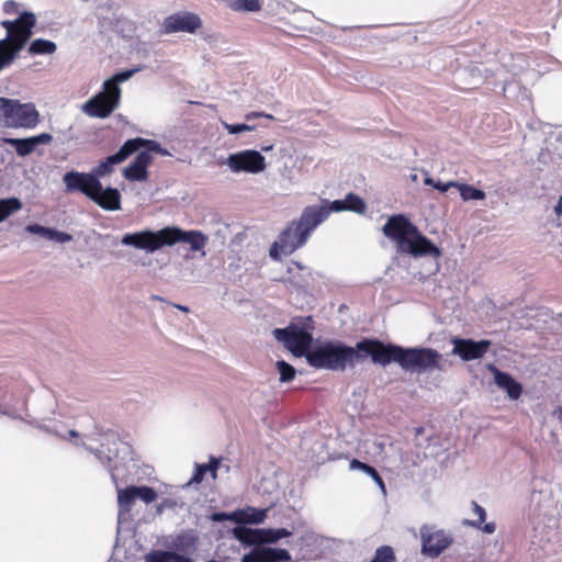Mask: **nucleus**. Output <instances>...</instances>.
Here are the masks:
<instances>
[{
	"mask_svg": "<svg viewBox=\"0 0 562 562\" xmlns=\"http://www.w3.org/2000/svg\"><path fill=\"white\" fill-rule=\"evenodd\" d=\"M209 241V237L200 231H183L176 226H167L159 231L144 229L135 233H127L122 237L124 246H132L147 252H155L164 246H173L177 243L190 245L193 251H202Z\"/></svg>",
	"mask_w": 562,
	"mask_h": 562,
	"instance_id": "nucleus-2",
	"label": "nucleus"
},
{
	"mask_svg": "<svg viewBox=\"0 0 562 562\" xmlns=\"http://www.w3.org/2000/svg\"><path fill=\"white\" fill-rule=\"evenodd\" d=\"M112 437V445L115 447V450L119 451V448L117 446H121L122 448L124 449H127V446L125 443H123L122 441H120L119 439H116L114 436H111Z\"/></svg>",
	"mask_w": 562,
	"mask_h": 562,
	"instance_id": "nucleus-47",
	"label": "nucleus"
},
{
	"mask_svg": "<svg viewBox=\"0 0 562 562\" xmlns=\"http://www.w3.org/2000/svg\"><path fill=\"white\" fill-rule=\"evenodd\" d=\"M228 5L234 11L257 12L261 9L258 0H231Z\"/></svg>",
	"mask_w": 562,
	"mask_h": 562,
	"instance_id": "nucleus-27",
	"label": "nucleus"
},
{
	"mask_svg": "<svg viewBox=\"0 0 562 562\" xmlns=\"http://www.w3.org/2000/svg\"><path fill=\"white\" fill-rule=\"evenodd\" d=\"M472 507H473V514L477 517V520L476 521H473L471 522L472 526L474 527H481V525L484 522L485 520V517H486V512L485 509L479 505L476 502H472Z\"/></svg>",
	"mask_w": 562,
	"mask_h": 562,
	"instance_id": "nucleus-36",
	"label": "nucleus"
},
{
	"mask_svg": "<svg viewBox=\"0 0 562 562\" xmlns=\"http://www.w3.org/2000/svg\"><path fill=\"white\" fill-rule=\"evenodd\" d=\"M267 517V509H257L254 507H247L234 512V521L240 525L246 524H261Z\"/></svg>",
	"mask_w": 562,
	"mask_h": 562,
	"instance_id": "nucleus-20",
	"label": "nucleus"
},
{
	"mask_svg": "<svg viewBox=\"0 0 562 562\" xmlns=\"http://www.w3.org/2000/svg\"><path fill=\"white\" fill-rule=\"evenodd\" d=\"M177 308L183 311V312H189V308L187 306H182V305H176Z\"/></svg>",
	"mask_w": 562,
	"mask_h": 562,
	"instance_id": "nucleus-53",
	"label": "nucleus"
},
{
	"mask_svg": "<svg viewBox=\"0 0 562 562\" xmlns=\"http://www.w3.org/2000/svg\"><path fill=\"white\" fill-rule=\"evenodd\" d=\"M85 437L88 438V439H93V434L85 435Z\"/></svg>",
	"mask_w": 562,
	"mask_h": 562,
	"instance_id": "nucleus-55",
	"label": "nucleus"
},
{
	"mask_svg": "<svg viewBox=\"0 0 562 562\" xmlns=\"http://www.w3.org/2000/svg\"><path fill=\"white\" fill-rule=\"evenodd\" d=\"M202 25L201 19L191 12H178L167 16L162 23L164 33H195Z\"/></svg>",
	"mask_w": 562,
	"mask_h": 562,
	"instance_id": "nucleus-14",
	"label": "nucleus"
},
{
	"mask_svg": "<svg viewBox=\"0 0 562 562\" xmlns=\"http://www.w3.org/2000/svg\"><path fill=\"white\" fill-rule=\"evenodd\" d=\"M224 127H225V130L229 134H239V133H243V132H248V131H252L254 130V126L247 125V124H228V123H224Z\"/></svg>",
	"mask_w": 562,
	"mask_h": 562,
	"instance_id": "nucleus-38",
	"label": "nucleus"
},
{
	"mask_svg": "<svg viewBox=\"0 0 562 562\" xmlns=\"http://www.w3.org/2000/svg\"><path fill=\"white\" fill-rule=\"evenodd\" d=\"M35 23V14L27 11L22 12L14 21L4 20L1 22V26L7 31V36L0 40V63L2 65L8 67L13 63L30 41Z\"/></svg>",
	"mask_w": 562,
	"mask_h": 562,
	"instance_id": "nucleus-7",
	"label": "nucleus"
},
{
	"mask_svg": "<svg viewBox=\"0 0 562 562\" xmlns=\"http://www.w3.org/2000/svg\"><path fill=\"white\" fill-rule=\"evenodd\" d=\"M234 512L233 513H214L212 515V520L216 522H222L225 520L234 521Z\"/></svg>",
	"mask_w": 562,
	"mask_h": 562,
	"instance_id": "nucleus-40",
	"label": "nucleus"
},
{
	"mask_svg": "<svg viewBox=\"0 0 562 562\" xmlns=\"http://www.w3.org/2000/svg\"><path fill=\"white\" fill-rule=\"evenodd\" d=\"M176 503L172 499H164L156 508L157 514H162L166 508H172Z\"/></svg>",
	"mask_w": 562,
	"mask_h": 562,
	"instance_id": "nucleus-43",
	"label": "nucleus"
},
{
	"mask_svg": "<svg viewBox=\"0 0 562 562\" xmlns=\"http://www.w3.org/2000/svg\"><path fill=\"white\" fill-rule=\"evenodd\" d=\"M452 344V353L459 356L463 361L481 359L492 345L490 340L474 341L463 338H453Z\"/></svg>",
	"mask_w": 562,
	"mask_h": 562,
	"instance_id": "nucleus-15",
	"label": "nucleus"
},
{
	"mask_svg": "<svg viewBox=\"0 0 562 562\" xmlns=\"http://www.w3.org/2000/svg\"><path fill=\"white\" fill-rule=\"evenodd\" d=\"M425 183L432 186L435 189L439 190L440 192H447L451 187L458 186V183L453 182V181L441 182V181H435L431 178H427L425 180Z\"/></svg>",
	"mask_w": 562,
	"mask_h": 562,
	"instance_id": "nucleus-37",
	"label": "nucleus"
},
{
	"mask_svg": "<svg viewBox=\"0 0 562 562\" xmlns=\"http://www.w3.org/2000/svg\"><path fill=\"white\" fill-rule=\"evenodd\" d=\"M383 234L396 243L397 252L414 258H439L441 250L424 236L405 215H392L382 227Z\"/></svg>",
	"mask_w": 562,
	"mask_h": 562,
	"instance_id": "nucleus-3",
	"label": "nucleus"
},
{
	"mask_svg": "<svg viewBox=\"0 0 562 562\" xmlns=\"http://www.w3.org/2000/svg\"><path fill=\"white\" fill-rule=\"evenodd\" d=\"M375 451L374 454L381 456L384 452L385 441L384 439H376L374 441Z\"/></svg>",
	"mask_w": 562,
	"mask_h": 562,
	"instance_id": "nucleus-44",
	"label": "nucleus"
},
{
	"mask_svg": "<svg viewBox=\"0 0 562 562\" xmlns=\"http://www.w3.org/2000/svg\"><path fill=\"white\" fill-rule=\"evenodd\" d=\"M5 67H7V66H4V65H2V64L0 63V71H1L3 68H5Z\"/></svg>",
	"mask_w": 562,
	"mask_h": 562,
	"instance_id": "nucleus-56",
	"label": "nucleus"
},
{
	"mask_svg": "<svg viewBox=\"0 0 562 562\" xmlns=\"http://www.w3.org/2000/svg\"><path fill=\"white\" fill-rule=\"evenodd\" d=\"M220 461L216 458H211L210 462L206 464L207 471L212 474L213 477H216V471L218 469Z\"/></svg>",
	"mask_w": 562,
	"mask_h": 562,
	"instance_id": "nucleus-42",
	"label": "nucleus"
},
{
	"mask_svg": "<svg viewBox=\"0 0 562 562\" xmlns=\"http://www.w3.org/2000/svg\"><path fill=\"white\" fill-rule=\"evenodd\" d=\"M307 207L318 209L326 211V218L331 212L346 211V198L344 200H335L333 202L323 201L321 205H308Z\"/></svg>",
	"mask_w": 562,
	"mask_h": 562,
	"instance_id": "nucleus-30",
	"label": "nucleus"
},
{
	"mask_svg": "<svg viewBox=\"0 0 562 562\" xmlns=\"http://www.w3.org/2000/svg\"><path fill=\"white\" fill-rule=\"evenodd\" d=\"M233 535L243 544L256 546L241 558V562H288L291 560V554L285 549L259 547V544L274 543L282 538L291 536V531L285 528L252 529L237 526L233 529Z\"/></svg>",
	"mask_w": 562,
	"mask_h": 562,
	"instance_id": "nucleus-4",
	"label": "nucleus"
},
{
	"mask_svg": "<svg viewBox=\"0 0 562 562\" xmlns=\"http://www.w3.org/2000/svg\"><path fill=\"white\" fill-rule=\"evenodd\" d=\"M272 147H273L272 145L263 146V147H262V150H263V151H269V150H271V149H272Z\"/></svg>",
	"mask_w": 562,
	"mask_h": 562,
	"instance_id": "nucleus-54",
	"label": "nucleus"
},
{
	"mask_svg": "<svg viewBox=\"0 0 562 562\" xmlns=\"http://www.w3.org/2000/svg\"><path fill=\"white\" fill-rule=\"evenodd\" d=\"M350 470H359V471H368V475L372 477V480L378 484L383 495L386 494V487L382 480V477L379 475L376 470L363 462H360L357 459H353L349 464Z\"/></svg>",
	"mask_w": 562,
	"mask_h": 562,
	"instance_id": "nucleus-25",
	"label": "nucleus"
},
{
	"mask_svg": "<svg viewBox=\"0 0 562 562\" xmlns=\"http://www.w3.org/2000/svg\"><path fill=\"white\" fill-rule=\"evenodd\" d=\"M25 231L30 234L37 235L59 244H66L72 240V236L70 234L55 228L45 227L40 224H30L25 227Z\"/></svg>",
	"mask_w": 562,
	"mask_h": 562,
	"instance_id": "nucleus-19",
	"label": "nucleus"
},
{
	"mask_svg": "<svg viewBox=\"0 0 562 562\" xmlns=\"http://www.w3.org/2000/svg\"><path fill=\"white\" fill-rule=\"evenodd\" d=\"M314 321L312 316L294 317L284 328H276L273 337L295 357H305L312 352Z\"/></svg>",
	"mask_w": 562,
	"mask_h": 562,
	"instance_id": "nucleus-8",
	"label": "nucleus"
},
{
	"mask_svg": "<svg viewBox=\"0 0 562 562\" xmlns=\"http://www.w3.org/2000/svg\"><path fill=\"white\" fill-rule=\"evenodd\" d=\"M145 560L146 562H192L190 558L169 551L151 552Z\"/></svg>",
	"mask_w": 562,
	"mask_h": 562,
	"instance_id": "nucleus-24",
	"label": "nucleus"
},
{
	"mask_svg": "<svg viewBox=\"0 0 562 562\" xmlns=\"http://www.w3.org/2000/svg\"><path fill=\"white\" fill-rule=\"evenodd\" d=\"M137 155L134 159V164L138 166L139 168H143V170H147V167L153 160L151 153H156L155 150L150 149L148 145L142 144L139 149L136 151Z\"/></svg>",
	"mask_w": 562,
	"mask_h": 562,
	"instance_id": "nucleus-28",
	"label": "nucleus"
},
{
	"mask_svg": "<svg viewBox=\"0 0 562 562\" xmlns=\"http://www.w3.org/2000/svg\"><path fill=\"white\" fill-rule=\"evenodd\" d=\"M207 471V468H206V464H196L195 465V471H194V474L190 481V483H201L204 475L206 474Z\"/></svg>",
	"mask_w": 562,
	"mask_h": 562,
	"instance_id": "nucleus-39",
	"label": "nucleus"
},
{
	"mask_svg": "<svg viewBox=\"0 0 562 562\" xmlns=\"http://www.w3.org/2000/svg\"><path fill=\"white\" fill-rule=\"evenodd\" d=\"M57 46L54 42L45 38H36L29 45L27 53L34 55H52L56 52Z\"/></svg>",
	"mask_w": 562,
	"mask_h": 562,
	"instance_id": "nucleus-22",
	"label": "nucleus"
},
{
	"mask_svg": "<svg viewBox=\"0 0 562 562\" xmlns=\"http://www.w3.org/2000/svg\"><path fill=\"white\" fill-rule=\"evenodd\" d=\"M54 432H55L56 435H58V436H60V437H61V435H60V434H58L57 431H54ZM68 436H69V438H68V439H77V438H79V432H78V431H76V430H69V431H68ZM63 438H64V436H63ZM65 439H67V438L65 437Z\"/></svg>",
	"mask_w": 562,
	"mask_h": 562,
	"instance_id": "nucleus-50",
	"label": "nucleus"
},
{
	"mask_svg": "<svg viewBox=\"0 0 562 562\" xmlns=\"http://www.w3.org/2000/svg\"><path fill=\"white\" fill-rule=\"evenodd\" d=\"M260 116H263V117H267V119H270V120L273 119V116L271 114H266L263 112H251V113L246 115V120H250V119H254V117H260Z\"/></svg>",
	"mask_w": 562,
	"mask_h": 562,
	"instance_id": "nucleus-45",
	"label": "nucleus"
},
{
	"mask_svg": "<svg viewBox=\"0 0 562 562\" xmlns=\"http://www.w3.org/2000/svg\"><path fill=\"white\" fill-rule=\"evenodd\" d=\"M53 139L52 135L48 133H42L36 136L27 137V138H10L3 137L1 142L3 144H9L14 147L16 154L21 157H25L32 154L37 145L48 144Z\"/></svg>",
	"mask_w": 562,
	"mask_h": 562,
	"instance_id": "nucleus-17",
	"label": "nucleus"
},
{
	"mask_svg": "<svg viewBox=\"0 0 562 562\" xmlns=\"http://www.w3.org/2000/svg\"><path fill=\"white\" fill-rule=\"evenodd\" d=\"M487 370L493 374L494 383L501 390L505 391L507 396L516 401L522 393V385L516 381L509 373L501 371L495 364H487Z\"/></svg>",
	"mask_w": 562,
	"mask_h": 562,
	"instance_id": "nucleus-16",
	"label": "nucleus"
},
{
	"mask_svg": "<svg viewBox=\"0 0 562 562\" xmlns=\"http://www.w3.org/2000/svg\"><path fill=\"white\" fill-rule=\"evenodd\" d=\"M459 189L460 195L464 201L471 200H483L485 199V192L476 189L470 184H459L456 186Z\"/></svg>",
	"mask_w": 562,
	"mask_h": 562,
	"instance_id": "nucleus-29",
	"label": "nucleus"
},
{
	"mask_svg": "<svg viewBox=\"0 0 562 562\" xmlns=\"http://www.w3.org/2000/svg\"><path fill=\"white\" fill-rule=\"evenodd\" d=\"M19 10V3H16L15 1H5L3 3V11L4 13L7 14H13V13H16Z\"/></svg>",
	"mask_w": 562,
	"mask_h": 562,
	"instance_id": "nucleus-41",
	"label": "nucleus"
},
{
	"mask_svg": "<svg viewBox=\"0 0 562 562\" xmlns=\"http://www.w3.org/2000/svg\"><path fill=\"white\" fill-rule=\"evenodd\" d=\"M326 221V211L305 207L297 221L292 222L279 236L269 251L272 259L278 260L281 255H291L305 245L311 233Z\"/></svg>",
	"mask_w": 562,
	"mask_h": 562,
	"instance_id": "nucleus-5",
	"label": "nucleus"
},
{
	"mask_svg": "<svg viewBox=\"0 0 562 562\" xmlns=\"http://www.w3.org/2000/svg\"><path fill=\"white\" fill-rule=\"evenodd\" d=\"M555 211H557V213H561L562 212V196L560 198V200L558 202Z\"/></svg>",
	"mask_w": 562,
	"mask_h": 562,
	"instance_id": "nucleus-51",
	"label": "nucleus"
},
{
	"mask_svg": "<svg viewBox=\"0 0 562 562\" xmlns=\"http://www.w3.org/2000/svg\"><path fill=\"white\" fill-rule=\"evenodd\" d=\"M123 175L131 181H145L148 177L147 170H143V168H139L134 162L124 169Z\"/></svg>",
	"mask_w": 562,
	"mask_h": 562,
	"instance_id": "nucleus-31",
	"label": "nucleus"
},
{
	"mask_svg": "<svg viewBox=\"0 0 562 562\" xmlns=\"http://www.w3.org/2000/svg\"><path fill=\"white\" fill-rule=\"evenodd\" d=\"M555 415L558 419L562 423V407L557 409Z\"/></svg>",
	"mask_w": 562,
	"mask_h": 562,
	"instance_id": "nucleus-52",
	"label": "nucleus"
},
{
	"mask_svg": "<svg viewBox=\"0 0 562 562\" xmlns=\"http://www.w3.org/2000/svg\"><path fill=\"white\" fill-rule=\"evenodd\" d=\"M419 533L422 541L420 552L423 555L431 559L438 558L453 541L449 532L437 529L435 526L423 525Z\"/></svg>",
	"mask_w": 562,
	"mask_h": 562,
	"instance_id": "nucleus-12",
	"label": "nucleus"
},
{
	"mask_svg": "<svg viewBox=\"0 0 562 562\" xmlns=\"http://www.w3.org/2000/svg\"><path fill=\"white\" fill-rule=\"evenodd\" d=\"M370 357L372 362L386 367L397 363L404 371L427 372L441 370L442 355L431 348H404L383 344L378 339H362L355 347L339 340H327L316 345L307 355V363L316 369L345 371L361 359Z\"/></svg>",
	"mask_w": 562,
	"mask_h": 562,
	"instance_id": "nucleus-1",
	"label": "nucleus"
},
{
	"mask_svg": "<svg viewBox=\"0 0 562 562\" xmlns=\"http://www.w3.org/2000/svg\"><path fill=\"white\" fill-rule=\"evenodd\" d=\"M121 193L115 188H103L100 182V188L95 189L90 196V200L105 211L121 210Z\"/></svg>",
	"mask_w": 562,
	"mask_h": 562,
	"instance_id": "nucleus-18",
	"label": "nucleus"
},
{
	"mask_svg": "<svg viewBox=\"0 0 562 562\" xmlns=\"http://www.w3.org/2000/svg\"><path fill=\"white\" fill-rule=\"evenodd\" d=\"M136 498L135 485L125 488L117 487L119 517L131 512Z\"/></svg>",
	"mask_w": 562,
	"mask_h": 562,
	"instance_id": "nucleus-21",
	"label": "nucleus"
},
{
	"mask_svg": "<svg viewBox=\"0 0 562 562\" xmlns=\"http://www.w3.org/2000/svg\"><path fill=\"white\" fill-rule=\"evenodd\" d=\"M67 192L79 191L90 199L95 189L100 188V180L92 172L68 171L63 176Z\"/></svg>",
	"mask_w": 562,
	"mask_h": 562,
	"instance_id": "nucleus-13",
	"label": "nucleus"
},
{
	"mask_svg": "<svg viewBox=\"0 0 562 562\" xmlns=\"http://www.w3.org/2000/svg\"><path fill=\"white\" fill-rule=\"evenodd\" d=\"M0 115L8 127L33 128L38 123V112L32 103L0 98Z\"/></svg>",
	"mask_w": 562,
	"mask_h": 562,
	"instance_id": "nucleus-10",
	"label": "nucleus"
},
{
	"mask_svg": "<svg viewBox=\"0 0 562 562\" xmlns=\"http://www.w3.org/2000/svg\"><path fill=\"white\" fill-rule=\"evenodd\" d=\"M297 269V270H305L306 268L304 266H302L300 262H292V265L289 267V272L292 273L293 270Z\"/></svg>",
	"mask_w": 562,
	"mask_h": 562,
	"instance_id": "nucleus-48",
	"label": "nucleus"
},
{
	"mask_svg": "<svg viewBox=\"0 0 562 562\" xmlns=\"http://www.w3.org/2000/svg\"><path fill=\"white\" fill-rule=\"evenodd\" d=\"M277 369L280 373L281 382H290L295 375V369L288 362L280 360L277 362Z\"/></svg>",
	"mask_w": 562,
	"mask_h": 562,
	"instance_id": "nucleus-34",
	"label": "nucleus"
},
{
	"mask_svg": "<svg viewBox=\"0 0 562 562\" xmlns=\"http://www.w3.org/2000/svg\"><path fill=\"white\" fill-rule=\"evenodd\" d=\"M366 203L360 196L353 193H349L346 195V211H352L358 214H363L366 212Z\"/></svg>",
	"mask_w": 562,
	"mask_h": 562,
	"instance_id": "nucleus-32",
	"label": "nucleus"
},
{
	"mask_svg": "<svg viewBox=\"0 0 562 562\" xmlns=\"http://www.w3.org/2000/svg\"><path fill=\"white\" fill-rule=\"evenodd\" d=\"M75 445L82 446L85 449H87L88 451L92 452L95 456V458L104 467H106L109 469V471L111 473L112 480L116 483V473L114 472V470L116 469V463L112 464V462H113V457L112 456L106 454L104 452L103 448L92 449V448L86 446L85 442H78V441H76Z\"/></svg>",
	"mask_w": 562,
	"mask_h": 562,
	"instance_id": "nucleus-23",
	"label": "nucleus"
},
{
	"mask_svg": "<svg viewBox=\"0 0 562 562\" xmlns=\"http://www.w3.org/2000/svg\"><path fill=\"white\" fill-rule=\"evenodd\" d=\"M138 70V68L124 70L105 80L102 90L86 101L81 105V111L90 117H109L120 105L122 93L120 83L127 81Z\"/></svg>",
	"mask_w": 562,
	"mask_h": 562,
	"instance_id": "nucleus-6",
	"label": "nucleus"
},
{
	"mask_svg": "<svg viewBox=\"0 0 562 562\" xmlns=\"http://www.w3.org/2000/svg\"><path fill=\"white\" fill-rule=\"evenodd\" d=\"M379 562H393L395 559L394 551L389 546H383L376 549L374 558Z\"/></svg>",
	"mask_w": 562,
	"mask_h": 562,
	"instance_id": "nucleus-35",
	"label": "nucleus"
},
{
	"mask_svg": "<svg viewBox=\"0 0 562 562\" xmlns=\"http://www.w3.org/2000/svg\"><path fill=\"white\" fill-rule=\"evenodd\" d=\"M22 209V203L18 198L0 200V222L4 221L12 213Z\"/></svg>",
	"mask_w": 562,
	"mask_h": 562,
	"instance_id": "nucleus-26",
	"label": "nucleus"
},
{
	"mask_svg": "<svg viewBox=\"0 0 562 562\" xmlns=\"http://www.w3.org/2000/svg\"><path fill=\"white\" fill-rule=\"evenodd\" d=\"M485 533L492 535L496 530V525L494 522L484 524L483 527H480Z\"/></svg>",
	"mask_w": 562,
	"mask_h": 562,
	"instance_id": "nucleus-46",
	"label": "nucleus"
},
{
	"mask_svg": "<svg viewBox=\"0 0 562 562\" xmlns=\"http://www.w3.org/2000/svg\"><path fill=\"white\" fill-rule=\"evenodd\" d=\"M137 498L143 501L145 504H150L157 499V493L153 487L149 486H135Z\"/></svg>",
	"mask_w": 562,
	"mask_h": 562,
	"instance_id": "nucleus-33",
	"label": "nucleus"
},
{
	"mask_svg": "<svg viewBox=\"0 0 562 562\" xmlns=\"http://www.w3.org/2000/svg\"><path fill=\"white\" fill-rule=\"evenodd\" d=\"M226 165L234 173H261L267 168L266 158L262 154L255 149H244L234 154H229L225 160L220 162Z\"/></svg>",
	"mask_w": 562,
	"mask_h": 562,
	"instance_id": "nucleus-11",
	"label": "nucleus"
},
{
	"mask_svg": "<svg viewBox=\"0 0 562 562\" xmlns=\"http://www.w3.org/2000/svg\"><path fill=\"white\" fill-rule=\"evenodd\" d=\"M142 144L148 145V147L155 150L157 154L166 156L169 155L168 150L162 148L159 143L151 139H144L140 137H136L133 139L126 140L123 146L113 155L106 157L103 161H101L97 167L92 169V175H95V179L100 180L101 178L109 176L113 172L114 167L125 159H127L132 154L137 151Z\"/></svg>",
	"mask_w": 562,
	"mask_h": 562,
	"instance_id": "nucleus-9",
	"label": "nucleus"
},
{
	"mask_svg": "<svg viewBox=\"0 0 562 562\" xmlns=\"http://www.w3.org/2000/svg\"><path fill=\"white\" fill-rule=\"evenodd\" d=\"M291 282L297 288H305L307 285V282L303 278H300L299 280H291Z\"/></svg>",
	"mask_w": 562,
	"mask_h": 562,
	"instance_id": "nucleus-49",
	"label": "nucleus"
}]
</instances>
